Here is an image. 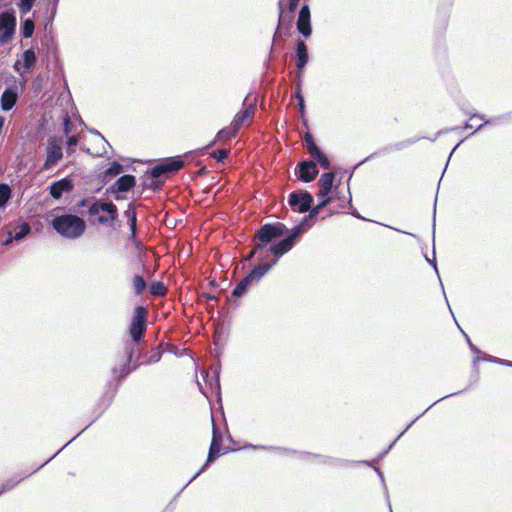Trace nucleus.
Listing matches in <instances>:
<instances>
[{"label":"nucleus","instance_id":"obj_1","mask_svg":"<svg viewBox=\"0 0 512 512\" xmlns=\"http://www.w3.org/2000/svg\"><path fill=\"white\" fill-rule=\"evenodd\" d=\"M288 232V228L282 222L267 223L262 225L254 235V246L245 260H251L255 255L259 260L268 259L269 255L274 256L272 260L278 259L289 252L294 246L297 238L303 232V226H295L291 233L279 242L274 241Z\"/></svg>","mask_w":512,"mask_h":512},{"label":"nucleus","instance_id":"obj_2","mask_svg":"<svg viewBox=\"0 0 512 512\" xmlns=\"http://www.w3.org/2000/svg\"><path fill=\"white\" fill-rule=\"evenodd\" d=\"M53 229L61 236L68 239L80 237L86 230L85 221L72 214L56 216L52 220Z\"/></svg>","mask_w":512,"mask_h":512},{"label":"nucleus","instance_id":"obj_3","mask_svg":"<svg viewBox=\"0 0 512 512\" xmlns=\"http://www.w3.org/2000/svg\"><path fill=\"white\" fill-rule=\"evenodd\" d=\"M276 260L270 262L261 263L254 267L247 276H245L233 289L231 296L228 298L229 302L234 301V298H238L247 293L248 287L252 283H257L274 265Z\"/></svg>","mask_w":512,"mask_h":512},{"label":"nucleus","instance_id":"obj_4","mask_svg":"<svg viewBox=\"0 0 512 512\" xmlns=\"http://www.w3.org/2000/svg\"><path fill=\"white\" fill-rule=\"evenodd\" d=\"M89 216L98 215L97 222L102 225H112L118 219L117 206L112 202H93L88 209Z\"/></svg>","mask_w":512,"mask_h":512},{"label":"nucleus","instance_id":"obj_5","mask_svg":"<svg viewBox=\"0 0 512 512\" xmlns=\"http://www.w3.org/2000/svg\"><path fill=\"white\" fill-rule=\"evenodd\" d=\"M148 310L144 306H137L129 326V335L135 343H139L146 332Z\"/></svg>","mask_w":512,"mask_h":512},{"label":"nucleus","instance_id":"obj_6","mask_svg":"<svg viewBox=\"0 0 512 512\" xmlns=\"http://www.w3.org/2000/svg\"><path fill=\"white\" fill-rule=\"evenodd\" d=\"M185 165V162L181 159L180 156L170 157L165 159L164 161L156 164L150 171V175L154 179L165 178V180L171 174L177 173L181 170Z\"/></svg>","mask_w":512,"mask_h":512},{"label":"nucleus","instance_id":"obj_7","mask_svg":"<svg viewBox=\"0 0 512 512\" xmlns=\"http://www.w3.org/2000/svg\"><path fill=\"white\" fill-rule=\"evenodd\" d=\"M63 157L62 140L59 138H50L46 145V159L41 168L46 171L54 167Z\"/></svg>","mask_w":512,"mask_h":512},{"label":"nucleus","instance_id":"obj_8","mask_svg":"<svg viewBox=\"0 0 512 512\" xmlns=\"http://www.w3.org/2000/svg\"><path fill=\"white\" fill-rule=\"evenodd\" d=\"M312 203L313 196L308 191L297 190L289 194L288 204L295 212H308L311 209Z\"/></svg>","mask_w":512,"mask_h":512},{"label":"nucleus","instance_id":"obj_9","mask_svg":"<svg viewBox=\"0 0 512 512\" xmlns=\"http://www.w3.org/2000/svg\"><path fill=\"white\" fill-rule=\"evenodd\" d=\"M16 18L11 12H2L0 14V46L8 43L14 34Z\"/></svg>","mask_w":512,"mask_h":512},{"label":"nucleus","instance_id":"obj_10","mask_svg":"<svg viewBox=\"0 0 512 512\" xmlns=\"http://www.w3.org/2000/svg\"><path fill=\"white\" fill-rule=\"evenodd\" d=\"M303 139H304V142L306 144V147H307V150H308V153L310 154V156L314 160H316L323 169L329 170L330 169V161H329L328 157L316 145L313 135L310 132H306L304 134Z\"/></svg>","mask_w":512,"mask_h":512},{"label":"nucleus","instance_id":"obj_11","mask_svg":"<svg viewBox=\"0 0 512 512\" xmlns=\"http://www.w3.org/2000/svg\"><path fill=\"white\" fill-rule=\"evenodd\" d=\"M213 431H212V440L209 447L208 457L206 463L200 468L196 475H199L201 472L205 470V468L212 462H214L221 451L222 446V434L219 429L215 426L212 421Z\"/></svg>","mask_w":512,"mask_h":512},{"label":"nucleus","instance_id":"obj_12","mask_svg":"<svg viewBox=\"0 0 512 512\" xmlns=\"http://www.w3.org/2000/svg\"><path fill=\"white\" fill-rule=\"evenodd\" d=\"M298 170L296 174L298 178L303 182H311L316 179L318 175V169L315 161H302L297 166Z\"/></svg>","mask_w":512,"mask_h":512},{"label":"nucleus","instance_id":"obj_13","mask_svg":"<svg viewBox=\"0 0 512 512\" xmlns=\"http://www.w3.org/2000/svg\"><path fill=\"white\" fill-rule=\"evenodd\" d=\"M310 18V8L307 4H304L299 11L297 29L306 38L312 33Z\"/></svg>","mask_w":512,"mask_h":512},{"label":"nucleus","instance_id":"obj_14","mask_svg":"<svg viewBox=\"0 0 512 512\" xmlns=\"http://www.w3.org/2000/svg\"><path fill=\"white\" fill-rule=\"evenodd\" d=\"M335 173L327 172L323 173L318 180L319 192L317 193L318 198H333V196H329L333 191Z\"/></svg>","mask_w":512,"mask_h":512},{"label":"nucleus","instance_id":"obj_15","mask_svg":"<svg viewBox=\"0 0 512 512\" xmlns=\"http://www.w3.org/2000/svg\"><path fill=\"white\" fill-rule=\"evenodd\" d=\"M255 111H256V108L253 104L246 105L244 103V108L235 115L231 124L234 127H236L238 130H240V128L243 125L249 124L252 122Z\"/></svg>","mask_w":512,"mask_h":512},{"label":"nucleus","instance_id":"obj_16","mask_svg":"<svg viewBox=\"0 0 512 512\" xmlns=\"http://www.w3.org/2000/svg\"><path fill=\"white\" fill-rule=\"evenodd\" d=\"M73 188V180L71 178L65 177L51 184L50 195L54 199H59L62 197L63 193L71 192Z\"/></svg>","mask_w":512,"mask_h":512},{"label":"nucleus","instance_id":"obj_17","mask_svg":"<svg viewBox=\"0 0 512 512\" xmlns=\"http://www.w3.org/2000/svg\"><path fill=\"white\" fill-rule=\"evenodd\" d=\"M136 185V178L133 175L126 174L121 176L116 182L110 187L113 193L115 192H127Z\"/></svg>","mask_w":512,"mask_h":512},{"label":"nucleus","instance_id":"obj_18","mask_svg":"<svg viewBox=\"0 0 512 512\" xmlns=\"http://www.w3.org/2000/svg\"><path fill=\"white\" fill-rule=\"evenodd\" d=\"M17 99H18L17 93L13 89H11V88L5 89L4 92L2 93L1 99H0L2 110H4V111L11 110L14 107V105L16 104Z\"/></svg>","mask_w":512,"mask_h":512},{"label":"nucleus","instance_id":"obj_19","mask_svg":"<svg viewBox=\"0 0 512 512\" xmlns=\"http://www.w3.org/2000/svg\"><path fill=\"white\" fill-rule=\"evenodd\" d=\"M308 50L304 41L300 40L297 43V63L298 70H302L308 63Z\"/></svg>","mask_w":512,"mask_h":512},{"label":"nucleus","instance_id":"obj_20","mask_svg":"<svg viewBox=\"0 0 512 512\" xmlns=\"http://www.w3.org/2000/svg\"><path fill=\"white\" fill-rule=\"evenodd\" d=\"M133 354V348L132 347H126V355L127 359L124 363V365L121 367V369L118 371L117 369H113V373L115 374V378L119 381L123 378H125L130 373L129 364L132 359Z\"/></svg>","mask_w":512,"mask_h":512},{"label":"nucleus","instance_id":"obj_21","mask_svg":"<svg viewBox=\"0 0 512 512\" xmlns=\"http://www.w3.org/2000/svg\"><path fill=\"white\" fill-rule=\"evenodd\" d=\"M238 132L239 130L230 124L229 127H225L217 133L216 139L222 142L229 141L235 138Z\"/></svg>","mask_w":512,"mask_h":512},{"label":"nucleus","instance_id":"obj_22","mask_svg":"<svg viewBox=\"0 0 512 512\" xmlns=\"http://www.w3.org/2000/svg\"><path fill=\"white\" fill-rule=\"evenodd\" d=\"M320 200L319 204L315 207H311L309 210V215L306 217V219H312L316 215L319 214V212L326 207L328 204H330L333 201V198H318Z\"/></svg>","mask_w":512,"mask_h":512},{"label":"nucleus","instance_id":"obj_23","mask_svg":"<svg viewBox=\"0 0 512 512\" xmlns=\"http://www.w3.org/2000/svg\"><path fill=\"white\" fill-rule=\"evenodd\" d=\"M150 293L155 297H164L167 294V287L161 281L153 282L150 287Z\"/></svg>","mask_w":512,"mask_h":512},{"label":"nucleus","instance_id":"obj_24","mask_svg":"<svg viewBox=\"0 0 512 512\" xmlns=\"http://www.w3.org/2000/svg\"><path fill=\"white\" fill-rule=\"evenodd\" d=\"M132 286L137 295H141L147 288L146 281L141 275H135L132 278Z\"/></svg>","mask_w":512,"mask_h":512},{"label":"nucleus","instance_id":"obj_25","mask_svg":"<svg viewBox=\"0 0 512 512\" xmlns=\"http://www.w3.org/2000/svg\"><path fill=\"white\" fill-rule=\"evenodd\" d=\"M36 63V54L33 49H27L23 53V66L29 70Z\"/></svg>","mask_w":512,"mask_h":512},{"label":"nucleus","instance_id":"obj_26","mask_svg":"<svg viewBox=\"0 0 512 512\" xmlns=\"http://www.w3.org/2000/svg\"><path fill=\"white\" fill-rule=\"evenodd\" d=\"M34 28H35L34 22L29 18L26 19L23 22L22 27H21V33H22L23 37L24 38L31 37L34 32Z\"/></svg>","mask_w":512,"mask_h":512},{"label":"nucleus","instance_id":"obj_27","mask_svg":"<svg viewBox=\"0 0 512 512\" xmlns=\"http://www.w3.org/2000/svg\"><path fill=\"white\" fill-rule=\"evenodd\" d=\"M11 197V189L7 184H0V208L3 207Z\"/></svg>","mask_w":512,"mask_h":512},{"label":"nucleus","instance_id":"obj_28","mask_svg":"<svg viewBox=\"0 0 512 512\" xmlns=\"http://www.w3.org/2000/svg\"><path fill=\"white\" fill-rule=\"evenodd\" d=\"M295 97L298 100V106H299V110H300L301 116H303L304 112H305V103H304V97L302 95V88H301V84L300 83H298L297 86H296Z\"/></svg>","mask_w":512,"mask_h":512},{"label":"nucleus","instance_id":"obj_29","mask_svg":"<svg viewBox=\"0 0 512 512\" xmlns=\"http://www.w3.org/2000/svg\"><path fill=\"white\" fill-rule=\"evenodd\" d=\"M122 170H123V166L119 162L114 161L107 168V170L105 171V174L108 176H116V175L120 174L122 172Z\"/></svg>","mask_w":512,"mask_h":512},{"label":"nucleus","instance_id":"obj_30","mask_svg":"<svg viewBox=\"0 0 512 512\" xmlns=\"http://www.w3.org/2000/svg\"><path fill=\"white\" fill-rule=\"evenodd\" d=\"M30 230H31V228L28 223H26V222L22 223L19 227V230L16 232L14 239L20 240V239L24 238L26 235L29 234Z\"/></svg>","mask_w":512,"mask_h":512},{"label":"nucleus","instance_id":"obj_31","mask_svg":"<svg viewBox=\"0 0 512 512\" xmlns=\"http://www.w3.org/2000/svg\"><path fill=\"white\" fill-rule=\"evenodd\" d=\"M35 0H20L18 7L22 14L28 13L33 7Z\"/></svg>","mask_w":512,"mask_h":512},{"label":"nucleus","instance_id":"obj_32","mask_svg":"<svg viewBox=\"0 0 512 512\" xmlns=\"http://www.w3.org/2000/svg\"><path fill=\"white\" fill-rule=\"evenodd\" d=\"M229 153L230 151L227 149H218L212 153V157L218 162H221L228 157Z\"/></svg>","mask_w":512,"mask_h":512},{"label":"nucleus","instance_id":"obj_33","mask_svg":"<svg viewBox=\"0 0 512 512\" xmlns=\"http://www.w3.org/2000/svg\"><path fill=\"white\" fill-rule=\"evenodd\" d=\"M165 183V178H158V179H154L152 178V181L151 183L148 185L149 188H151L152 190L156 191V190H159L161 189L162 185Z\"/></svg>","mask_w":512,"mask_h":512},{"label":"nucleus","instance_id":"obj_34","mask_svg":"<svg viewBox=\"0 0 512 512\" xmlns=\"http://www.w3.org/2000/svg\"><path fill=\"white\" fill-rule=\"evenodd\" d=\"M299 2L300 0H288V6H287V10L289 12V19L288 21H291L292 19V14L295 12V10L297 9L298 5H299Z\"/></svg>","mask_w":512,"mask_h":512},{"label":"nucleus","instance_id":"obj_35","mask_svg":"<svg viewBox=\"0 0 512 512\" xmlns=\"http://www.w3.org/2000/svg\"><path fill=\"white\" fill-rule=\"evenodd\" d=\"M278 8H279V19H278V25L280 26L285 21V8H284V0L278 1Z\"/></svg>","mask_w":512,"mask_h":512},{"label":"nucleus","instance_id":"obj_36","mask_svg":"<svg viewBox=\"0 0 512 512\" xmlns=\"http://www.w3.org/2000/svg\"><path fill=\"white\" fill-rule=\"evenodd\" d=\"M73 124L70 120V117L66 115L63 119V132L65 135H68L72 130Z\"/></svg>","mask_w":512,"mask_h":512},{"label":"nucleus","instance_id":"obj_37","mask_svg":"<svg viewBox=\"0 0 512 512\" xmlns=\"http://www.w3.org/2000/svg\"><path fill=\"white\" fill-rule=\"evenodd\" d=\"M125 217H127L128 220L137 218L136 210L133 204H129L127 210L124 212Z\"/></svg>","mask_w":512,"mask_h":512},{"label":"nucleus","instance_id":"obj_38","mask_svg":"<svg viewBox=\"0 0 512 512\" xmlns=\"http://www.w3.org/2000/svg\"><path fill=\"white\" fill-rule=\"evenodd\" d=\"M78 141H79L78 137L75 135H72L68 138L67 144L69 147L76 146L78 144Z\"/></svg>","mask_w":512,"mask_h":512},{"label":"nucleus","instance_id":"obj_39","mask_svg":"<svg viewBox=\"0 0 512 512\" xmlns=\"http://www.w3.org/2000/svg\"><path fill=\"white\" fill-rule=\"evenodd\" d=\"M129 222V225H130V229L132 231V234L134 235L136 233V223H137V218H134V219H131V220H128Z\"/></svg>","mask_w":512,"mask_h":512},{"label":"nucleus","instance_id":"obj_40","mask_svg":"<svg viewBox=\"0 0 512 512\" xmlns=\"http://www.w3.org/2000/svg\"><path fill=\"white\" fill-rule=\"evenodd\" d=\"M204 297L207 299V300H214V301H217V297L211 295V294H208V293H205L204 294Z\"/></svg>","mask_w":512,"mask_h":512},{"label":"nucleus","instance_id":"obj_41","mask_svg":"<svg viewBox=\"0 0 512 512\" xmlns=\"http://www.w3.org/2000/svg\"><path fill=\"white\" fill-rule=\"evenodd\" d=\"M87 203H88V200H87V199H82V200L79 202L78 206H79V207H84V206H86V205H87Z\"/></svg>","mask_w":512,"mask_h":512},{"label":"nucleus","instance_id":"obj_42","mask_svg":"<svg viewBox=\"0 0 512 512\" xmlns=\"http://www.w3.org/2000/svg\"><path fill=\"white\" fill-rule=\"evenodd\" d=\"M4 123H5L4 117L0 116V131L2 130V128L4 126Z\"/></svg>","mask_w":512,"mask_h":512},{"label":"nucleus","instance_id":"obj_43","mask_svg":"<svg viewBox=\"0 0 512 512\" xmlns=\"http://www.w3.org/2000/svg\"><path fill=\"white\" fill-rule=\"evenodd\" d=\"M152 357L154 358L155 361H158L159 358H160V353L159 352H155V354Z\"/></svg>","mask_w":512,"mask_h":512},{"label":"nucleus","instance_id":"obj_44","mask_svg":"<svg viewBox=\"0 0 512 512\" xmlns=\"http://www.w3.org/2000/svg\"><path fill=\"white\" fill-rule=\"evenodd\" d=\"M18 66H19V62L17 61V62L15 63V65H14V68H15V70H16V71H19V67H18Z\"/></svg>","mask_w":512,"mask_h":512},{"label":"nucleus","instance_id":"obj_45","mask_svg":"<svg viewBox=\"0 0 512 512\" xmlns=\"http://www.w3.org/2000/svg\"><path fill=\"white\" fill-rule=\"evenodd\" d=\"M11 240H12V238H9L8 240H6L5 244L10 243V242H11Z\"/></svg>","mask_w":512,"mask_h":512}]
</instances>
